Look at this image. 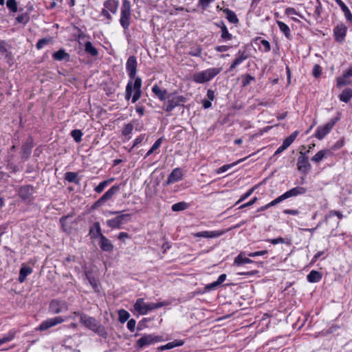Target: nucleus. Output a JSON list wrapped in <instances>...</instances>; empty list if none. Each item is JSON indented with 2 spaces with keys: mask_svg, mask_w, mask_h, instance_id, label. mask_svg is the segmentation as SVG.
I'll use <instances>...</instances> for the list:
<instances>
[{
  "mask_svg": "<svg viewBox=\"0 0 352 352\" xmlns=\"http://www.w3.org/2000/svg\"><path fill=\"white\" fill-rule=\"evenodd\" d=\"M167 303L165 302H146L142 298H138L133 305V308L131 311L133 314H138L139 315H146L148 312L161 308Z\"/></svg>",
  "mask_w": 352,
  "mask_h": 352,
  "instance_id": "nucleus-1",
  "label": "nucleus"
},
{
  "mask_svg": "<svg viewBox=\"0 0 352 352\" xmlns=\"http://www.w3.org/2000/svg\"><path fill=\"white\" fill-rule=\"evenodd\" d=\"M142 80L140 78H136L134 80H129L126 87L125 98L129 100L132 96V102L138 101L142 94L141 91Z\"/></svg>",
  "mask_w": 352,
  "mask_h": 352,
  "instance_id": "nucleus-2",
  "label": "nucleus"
},
{
  "mask_svg": "<svg viewBox=\"0 0 352 352\" xmlns=\"http://www.w3.org/2000/svg\"><path fill=\"white\" fill-rule=\"evenodd\" d=\"M221 72V68L212 67L198 72L192 75V80L197 83L204 84L209 82Z\"/></svg>",
  "mask_w": 352,
  "mask_h": 352,
  "instance_id": "nucleus-3",
  "label": "nucleus"
},
{
  "mask_svg": "<svg viewBox=\"0 0 352 352\" xmlns=\"http://www.w3.org/2000/svg\"><path fill=\"white\" fill-rule=\"evenodd\" d=\"M80 322L85 327L97 333L100 336H107V332L105 331L104 329L98 324L94 318L88 316L85 314H80Z\"/></svg>",
  "mask_w": 352,
  "mask_h": 352,
  "instance_id": "nucleus-4",
  "label": "nucleus"
},
{
  "mask_svg": "<svg viewBox=\"0 0 352 352\" xmlns=\"http://www.w3.org/2000/svg\"><path fill=\"white\" fill-rule=\"evenodd\" d=\"M167 99L163 106V109L167 112L171 111L175 107L186 102V98L184 96L175 94H168Z\"/></svg>",
  "mask_w": 352,
  "mask_h": 352,
  "instance_id": "nucleus-5",
  "label": "nucleus"
},
{
  "mask_svg": "<svg viewBox=\"0 0 352 352\" xmlns=\"http://www.w3.org/2000/svg\"><path fill=\"white\" fill-rule=\"evenodd\" d=\"M161 341H162V336L154 334H145L137 340L136 345L142 349Z\"/></svg>",
  "mask_w": 352,
  "mask_h": 352,
  "instance_id": "nucleus-6",
  "label": "nucleus"
},
{
  "mask_svg": "<svg viewBox=\"0 0 352 352\" xmlns=\"http://www.w3.org/2000/svg\"><path fill=\"white\" fill-rule=\"evenodd\" d=\"M336 122V119H332L324 125L319 126L314 134V136L318 140H322L333 129Z\"/></svg>",
  "mask_w": 352,
  "mask_h": 352,
  "instance_id": "nucleus-7",
  "label": "nucleus"
},
{
  "mask_svg": "<svg viewBox=\"0 0 352 352\" xmlns=\"http://www.w3.org/2000/svg\"><path fill=\"white\" fill-rule=\"evenodd\" d=\"M50 311L54 314L66 311L69 309L68 304L66 301L62 300H53L50 304Z\"/></svg>",
  "mask_w": 352,
  "mask_h": 352,
  "instance_id": "nucleus-8",
  "label": "nucleus"
},
{
  "mask_svg": "<svg viewBox=\"0 0 352 352\" xmlns=\"http://www.w3.org/2000/svg\"><path fill=\"white\" fill-rule=\"evenodd\" d=\"M131 15V8L129 2L124 1L122 9H121V16H120V23L122 26L126 29L129 25V19Z\"/></svg>",
  "mask_w": 352,
  "mask_h": 352,
  "instance_id": "nucleus-9",
  "label": "nucleus"
},
{
  "mask_svg": "<svg viewBox=\"0 0 352 352\" xmlns=\"http://www.w3.org/2000/svg\"><path fill=\"white\" fill-rule=\"evenodd\" d=\"M65 321V319L61 316H56L54 318H49L41 323L37 328L39 331H45L51 327H53L57 324H61Z\"/></svg>",
  "mask_w": 352,
  "mask_h": 352,
  "instance_id": "nucleus-10",
  "label": "nucleus"
},
{
  "mask_svg": "<svg viewBox=\"0 0 352 352\" xmlns=\"http://www.w3.org/2000/svg\"><path fill=\"white\" fill-rule=\"evenodd\" d=\"M347 32L346 26L343 23H339L333 29V35L336 41L342 43L344 41Z\"/></svg>",
  "mask_w": 352,
  "mask_h": 352,
  "instance_id": "nucleus-11",
  "label": "nucleus"
},
{
  "mask_svg": "<svg viewBox=\"0 0 352 352\" xmlns=\"http://www.w3.org/2000/svg\"><path fill=\"white\" fill-rule=\"evenodd\" d=\"M300 155L298 159L297 166L299 171L307 173L310 169L311 165L309 162L308 157L305 156L302 152L300 153Z\"/></svg>",
  "mask_w": 352,
  "mask_h": 352,
  "instance_id": "nucleus-12",
  "label": "nucleus"
},
{
  "mask_svg": "<svg viewBox=\"0 0 352 352\" xmlns=\"http://www.w3.org/2000/svg\"><path fill=\"white\" fill-rule=\"evenodd\" d=\"M183 175L184 173L182 170L179 168H176L172 170L165 184L169 185L176 183L182 179Z\"/></svg>",
  "mask_w": 352,
  "mask_h": 352,
  "instance_id": "nucleus-13",
  "label": "nucleus"
},
{
  "mask_svg": "<svg viewBox=\"0 0 352 352\" xmlns=\"http://www.w3.org/2000/svg\"><path fill=\"white\" fill-rule=\"evenodd\" d=\"M224 233L223 231L213 230V231H203L192 234L195 237H204V238H217L219 237Z\"/></svg>",
  "mask_w": 352,
  "mask_h": 352,
  "instance_id": "nucleus-14",
  "label": "nucleus"
},
{
  "mask_svg": "<svg viewBox=\"0 0 352 352\" xmlns=\"http://www.w3.org/2000/svg\"><path fill=\"white\" fill-rule=\"evenodd\" d=\"M127 72H129V76L131 78H133L136 74L137 69V61L134 56H130L126 64Z\"/></svg>",
  "mask_w": 352,
  "mask_h": 352,
  "instance_id": "nucleus-15",
  "label": "nucleus"
},
{
  "mask_svg": "<svg viewBox=\"0 0 352 352\" xmlns=\"http://www.w3.org/2000/svg\"><path fill=\"white\" fill-rule=\"evenodd\" d=\"M306 192L307 189L305 188L297 186L285 192V193H283V195L286 199L292 197H296L298 195H304L305 193H306Z\"/></svg>",
  "mask_w": 352,
  "mask_h": 352,
  "instance_id": "nucleus-16",
  "label": "nucleus"
},
{
  "mask_svg": "<svg viewBox=\"0 0 352 352\" xmlns=\"http://www.w3.org/2000/svg\"><path fill=\"white\" fill-rule=\"evenodd\" d=\"M129 219V214H116L115 217L111 218V227H120L127 222Z\"/></svg>",
  "mask_w": 352,
  "mask_h": 352,
  "instance_id": "nucleus-17",
  "label": "nucleus"
},
{
  "mask_svg": "<svg viewBox=\"0 0 352 352\" xmlns=\"http://www.w3.org/2000/svg\"><path fill=\"white\" fill-rule=\"evenodd\" d=\"M333 153L330 150L324 149L318 151L312 157L311 161L315 163H319L321 162L324 157L331 155Z\"/></svg>",
  "mask_w": 352,
  "mask_h": 352,
  "instance_id": "nucleus-18",
  "label": "nucleus"
},
{
  "mask_svg": "<svg viewBox=\"0 0 352 352\" xmlns=\"http://www.w3.org/2000/svg\"><path fill=\"white\" fill-rule=\"evenodd\" d=\"M254 261L245 256V252H241L235 258L233 265L241 266L244 264L252 263Z\"/></svg>",
  "mask_w": 352,
  "mask_h": 352,
  "instance_id": "nucleus-19",
  "label": "nucleus"
},
{
  "mask_svg": "<svg viewBox=\"0 0 352 352\" xmlns=\"http://www.w3.org/2000/svg\"><path fill=\"white\" fill-rule=\"evenodd\" d=\"M152 91L160 100H166V99H167V91L166 89H162L158 85H155L152 87Z\"/></svg>",
  "mask_w": 352,
  "mask_h": 352,
  "instance_id": "nucleus-20",
  "label": "nucleus"
},
{
  "mask_svg": "<svg viewBox=\"0 0 352 352\" xmlns=\"http://www.w3.org/2000/svg\"><path fill=\"white\" fill-rule=\"evenodd\" d=\"M352 76V67L349 68L342 77H339L337 80V85L338 87H341L344 85H347L349 83V81L347 80L349 77Z\"/></svg>",
  "mask_w": 352,
  "mask_h": 352,
  "instance_id": "nucleus-21",
  "label": "nucleus"
},
{
  "mask_svg": "<svg viewBox=\"0 0 352 352\" xmlns=\"http://www.w3.org/2000/svg\"><path fill=\"white\" fill-rule=\"evenodd\" d=\"M247 56L245 54L244 52H239L237 54V56L235 58V60L233 61L232 64L230 65L229 69L228 72L232 71L236 67H237L239 65H240L243 60H245L247 58Z\"/></svg>",
  "mask_w": 352,
  "mask_h": 352,
  "instance_id": "nucleus-22",
  "label": "nucleus"
},
{
  "mask_svg": "<svg viewBox=\"0 0 352 352\" xmlns=\"http://www.w3.org/2000/svg\"><path fill=\"white\" fill-rule=\"evenodd\" d=\"M32 272V269L31 267L25 266V265L22 266L20 270V272H19V279H18L20 283H23L25 280L26 277L29 274H30Z\"/></svg>",
  "mask_w": 352,
  "mask_h": 352,
  "instance_id": "nucleus-23",
  "label": "nucleus"
},
{
  "mask_svg": "<svg viewBox=\"0 0 352 352\" xmlns=\"http://www.w3.org/2000/svg\"><path fill=\"white\" fill-rule=\"evenodd\" d=\"M184 341L182 340H174L173 342H168L165 345L160 346L158 347V351H164L167 349H171L176 346H180L184 344Z\"/></svg>",
  "mask_w": 352,
  "mask_h": 352,
  "instance_id": "nucleus-24",
  "label": "nucleus"
},
{
  "mask_svg": "<svg viewBox=\"0 0 352 352\" xmlns=\"http://www.w3.org/2000/svg\"><path fill=\"white\" fill-rule=\"evenodd\" d=\"M322 278V274L318 271L312 270L307 275V279L310 283H318Z\"/></svg>",
  "mask_w": 352,
  "mask_h": 352,
  "instance_id": "nucleus-25",
  "label": "nucleus"
},
{
  "mask_svg": "<svg viewBox=\"0 0 352 352\" xmlns=\"http://www.w3.org/2000/svg\"><path fill=\"white\" fill-rule=\"evenodd\" d=\"M245 160V158H243V159H241L239 160H238L237 162H234V163H232L230 164H226V165H223V166L217 168L216 170H215V173L217 174H220V173H224L227 170H228L230 168H231L232 167L234 166L235 165L243 162L244 160Z\"/></svg>",
  "mask_w": 352,
  "mask_h": 352,
  "instance_id": "nucleus-26",
  "label": "nucleus"
},
{
  "mask_svg": "<svg viewBox=\"0 0 352 352\" xmlns=\"http://www.w3.org/2000/svg\"><path fill=\"white\" fill-rule=\"evenodd\" d=\"M223 12L226 14V19L230 23H238L239 19H238V18L236 17V15L235 14V13L233 11L229 10L228 8H226V9L223 10Z\"/></svg>",
  "mask_w": 352,
  "mask_h": 352,
  "instance_id": "nucleus-27",
  "label": "nucleus"
},
{
  "mask_svg": "<svg viewBox=\"0 0 352 352\" xmlns=\"http://www.w3.org/2000/svg\"><path fill=\"white\" fill-rule=\"evenodd\" d=\"M53 58L56 60H63L68 59L69 58V55L65 52V50H60L53 54Z\"/></svg>",
  "mask_w": 352,
  "mask_h": 352,
  "instance_id": "nucleus-28",
  "label": "nucleus"
},
{
  "mask_svg": "<svg viewBox=\"0 0 352 352\" xmlns=\"http://www.w3.org/2000/svg\"><path fill=\"white\" fill-rule=\"evenodd\" d=\"M339 97L341 101L348 102L352 97V90L350 89L344 90Z\"/></svg>",
  "mask_w": 352,
  "mask_h": 352,
  "instance_id": "nucleus-29",
  "label": "nucleus"
},
{
  "mask_svg": "<svg viewBox=\"0 0 352 352\" xmlns=\"http://www.w3.org/2000/svg\"><path fill=\"white\" fill-rule=\"evenodd\" d=\"M189 207V204L184 201L176 203L172 206L173 211L177 212L187 209Z\"/></svg>",
  "mask_w": 352,
  "mask_h": 352,
  "instance_id": "nucleus-30",
  "label": "nucleus"
},
{
  "mask_svg": "<svg viewBox=\"0 0 352 352\" xmlns=\"http://www.w3.org/2000/svg\"><path fill=\"white\" fill-rule=\"evenodd\" d=\"M110 198V190H107L104 195L103 196L99 199L97 201H96L92 208H96L100 206H101L104 202H105L106 201H107Z\"/></svg>",
  "mask_w": 352,
  "mask_h": 352,
  "instance_id": "nucleus-31",
  "label": "nucleus"
},
{
  "mask_svg": "<svg viewBox=\"0 0 352 352\" xmlns=\"http://www.w3.org/2000/svg\"><path fill=\"white\" fill-rule=\"evenodd\" d=\"M277 24H278V28L280 30V31L283 33H284V34L285 35V36L287 38H289L290 36V30H289V28L288 27V25L287 24H285V23L280 21H277Z\"/></svg>",
  "mask_w": 352,
  "mask_h": 352,
  "instance_id": "nucleus-32",
  "label": "nucleus"
},
{
  "mask_svg": "<svg viewBox=\"0 0 352 352\" xmlns=\"http://www.w3.org/2000/svg\"><path fill=\"white\" fill-rule=\"evenodd\" d=\"M99 245L101 249L104 251H108L110 250V245L109 243L108 239L102 235L99 236Z\"/></svg>",
  "mask_w": 352,
  "mask_h": 352,
  "instance_id": "nucleus-33",
  "label": "nucleus"
},
{
  "mask_svg": "<svg viewBox=\"0 0 352 352\" xmlns=\"http://www.w3.org/2000/svg\"><path fill=\"white\" fill-rule=\"evenodd\" d=\"M221 38L225 41H230L232 39V35L229 33L226 26L223 24L221 26Z\"/></svg>",
  "mask_w": 352,
  "mask_h": 352,
  "instance_id": "nucleus-34",
  "label": "nucleus"
},
{
  "mask_svg": "<svg viewBox=\"0 0 352 352\" xmlns=\"http://www.w3.org/2000/svg\"><path fill=\"white\" fill-rule=\"evenodd\" d=\"M119 315V320L120 322L124 323L130 317L129 313L124 309H121L118 311Z\"/></svg>",
  "mask_w": 352,
  "mask_h": 352,
  "instance_id": "nucleus-35",
  "label": "nucleus"
},
{
  "mask_svg": "<svg viewBox=\"0 0 352 352\" xmlns=\"http://www.w3.org/2000/svg\"><path fill=\"white\" fill-rule=\"evenodd\" d=\"M85 51L92 56H96L98 54L96 49L92 45L91 43L88 41L85 44Z\"/></svg>",
  "mask_w": 352,
  "mask_h": 352,
  "instance_id": "nucleus-36",
  "label": "nucleus"
},
{
  "mask_svg": "<svg viewBox=\"0 0 352 352\" xmlns=\"http://www.w3.org/2000/svg\"><path fill=\"white\" fill-rule=\"evenodd\" d=\"M71 135L76 142H80L81 141V138L82 135V133L81 132V131L77 129L73 130L71 132Z\"/></svg>",
  "mask_w": 352,
  "mask_h": 352,
  "instance_id": "nucleus-37",
  "label": "nucleus"
},
{
  "mask_svg": "<svg viewBox=\"0 0 352 352\" xmlns=\"http://www.w3.org/2000/svg\"><path fill=\"white\" fill-rule=\"evenodd\" d=\"M285 198L283 195H281L280 196H279L278 197H277L276 199H274L273 201H272L271 202H270L269 204H267L265 206V208H268L270 207H272V206H275L276 204L283 201V200H285Z\"/></svg>",
  "mask_w": 352,
  "mask_h": 352,
  "instance_id": "nucleus-38",
  "label": "nucleus"
},
{
  "mask_svg": "<svg viewBox=\"0 0 352 352\" xmlns=\"http://www.w3.org/2000/svg\"><path fill=\"white\" fill-rule=\"evenodd\" d=\"M29 19H30V18H29L28 14H26V13H23V14L18 16L16 19L17 22H19L20 23H23V24H26L29 21Z\"/></svg>",
  "mask_w": 352,
  "mask_h": 352,
  "instance_id": "nucleus-39",
  "label": "nucleus"
},
{
  "mask_svg": "<svg viewBox=\"0 0 352 352\" xmlns=\"http://www.w3.org/2000/svg\"><path fill=\"white\" fill-rule=\"evenodd\" d=\"M6 5L12 12H16L17 11V3L15 0H8Z\"/></svg>",
  "mask_w": 352,
  "mask_h": 352,
  "instance_id": "nucleus-40",
  "label": "nucleus"
},
{
  "mask_svg": "<svg viewBox=\"0 0 352 352\" xmlns=\"http://www.w3.org/2000/svg\"><path fill=\"white\" fill-rule=\"evenodd\" d=\"M14 337V333L13 332H10L8 335L4 336L3 338L0 339V345L7 342L11 341Z\"/></svg>",
  "mask_w": 352,
  "mask_h": 352,
  "instance_id": "nucleus-41",
  "label": "nucleus"
},
{
  "mask_svg": "<svg viewBox=\"0 0 352 352\" xmlns=\"http://www.w3.org/2000/svg\"><path fill=\"white\" fill-rule=\"evenodd\" d=\"M261 47H263V51L265 52H268L270 51V44L267 40H261Z\"/></svg>",
  "mask_w": 352,
  "mask_h": 352,
  "instance_id": "nucleus-42",
  "label": "nucleus"
},
{
  "mask_svg": "<svg viewBox=\"0 0 352 352\" xmlns=\"http://www.w3.org/2000/svg\"><path fill=\"white\" fill-rule=\"evenodd\" d=\"M77 178V175L75 173L73 172H68L66 173L65 179L69 181V182H76Z\"/></svg>",
  "mask_w": 352,
  "mask_h": 352,
  "instance_id": "nucleus-43",
  "label": "nucleus"
},
{
  "mask_svg": "<svg viewBox=\"0 0 352 352\" xmlns=\"http://www.w3.org/2000/svg\"><path fill=\"white\" fill-rule=\"evenodd\" d=\"M8 52V45L6 41L0 40V53L6 54Z\"/></svg>",
  "mask_w": 352,
  "mask_h": 352,
  "instance_id": "nucleus-44",
  "label": "nucleus"
},
{
  "mask_svg": "<svg viewBox=\"0 0 352 352\" xmlns=\"http://www.w3.org/2000/svg\"><path fill=\"white\" fill-rule=\"evenodd\" d=\"M108 182V180L101 182L95 188V190L98 193L101 192L104 190V187L107 185Z\"/></svg>",
  "mask_w": 352,
  "mask_h": 352,
  "instance_id": "nucleus-45",
  "label": "nucleus"
},
{
  "mask_svg": "<svg viewBox=\"0 0 352 352\" xmlns=\"http://www.w3.org/2000/svg\"><path fill=\"white\" fill-rule=\"evenodd\" d=\"M135 325H136V321L134 319H131L127 322V328L131 332H133L135 331Z\"/></svg>",
  "mask_w": 352,
  "mask_h": 352,
  "instance_id": "nucleus-46",
  "label": "nucleus"
},
{
  "mask_svg": "<svg viewBox=\"0 0 352 352\" xmlns=\"http://www.w3.org/2000/svg\"><path fill=\"white\" fill-rule=\"evenodd\" d=\"M334 215L337 216L339 219H342L343 217L340 212L332 210L325 217V219L327 220L328 218H330Z\"/></svg>",
  "mask_w": 352,
  "mask_h": 352,
  "instance_id": "nucleus-47",
  "label": "nucleus"
},
{
  "mask_svg": "<svg viewBox=\"0 0 352 352\" xmlns=\"http://www.w3.org/2000/svg\"><path fill=\"white\" fill-rule=\"evenodd\" d=\"M285 14L287 16L297 15L300 16L298 12L294 8H287L285 9Z\"/></svg>",
  "mask_w": 352,
  "mask_h": 352,
  "instance_id": "nucleus-48",
  "label": "nucleus"
},
{
  "mask_svg": "<svg viewBox=\"0 0 352 352\" xmlns=\"http://www.w3.org/2000/svg\"><path fill=\"white\" fill-rule=\"evenodd\" d=\"M322 73L321 67L318 65H315L313 69V75L315 77H318Z\"/></svg>",
  "mask_w": 352,
  "mask_h": 352,
  "instance_id": "nucleus-49",
  "label": "nucleus"
},
{
  "mask_svg": "<svg viewBox=\"0 0 352 352\" xmlns=\"http://www.w3.org/2000/svg\"><path fill=\"white\" fill-rule=\"evenodd\" d=\"M267 253V252L266 250H262V251H257V252L249 253V254H248V256L250 257H256V256H258L265 255Z\"/></svg>",
  "mask_w": 352,
  "mask_h": 352,
  "instance_id": "nucleus-50",
  "label": "nucleus"
},
{
  "mask_svg": "<svg viewBox=\"0 0 352 352\" xmlns=\"http://www.w3.org/2000/svg\"><path fill=\"white\" fill-rule=\"evenodd\" d=\"M104 8L102 11V15L105 16L107 18L109 17L108 10L109 9L110 4L108 1L104 2Z\"/></svg>",
  "mask_w": 352,
  "mask_h": 352,
  "instance_id": "nucleus-51",
  "label": "nucleus"
},
{
  "mask_svg": "<svg viewBox=\"0 0 352 352\" xmlns=\"http://www.w3.org/2000/svg\"><path fill=\"white\" fill-rule=\"evenodd\" d=\"M254 191V189L253 188H251L246 193H245L238 201L236 203V204H239L240 202L243 201V200H245V199H247L249 196H250L252 195V193Z\"/></svg>",
  "mask_w": 352,
  "mask_h": 352,
  "instance_id": "nucleus-52",
  "label": "nucleus"
},
{
  "mask_svg": "<svg viewBox=\"0 0 352 352\" xmlns=\"http://www.w3.org/2000/svg\"><path fill=\"white\" fill-rule=\"evenodd\" d=\"M267 241L270 242L272 244H274V245H276L278 243H286L285 239L282 237H278V238L273 239H269V240H267Z\"/></svg>",
  "mask_w": 352,
  "mask_h": 352,
  "instance_id": "nucleus-53",
  "label": "nucleus"
},
{
  "mask_svg": "<svg viewBox=\"0 0 352 352\" xmlns=\"http://www.w3.org/2000/svg\"><path fill=\"white\" fill-rule=\"evenodd\" d=\"M133 129V126L131 124H128L127 125L125 126V127L123 130V134L124 135H129L130 133H131Z\"/></svg>",
  "mask_w": 352,
  "mask_h": 352,
  "instance_id": "nucleus-54",
  "label": "nucleus"
},
{
  "mask_svg": "<svg viewBox=\"0 0 352 352\" xmlns=\"http://www.w3.org/2000/svg\"><path fill=\"white\" fill-rule=\"evenodd\" d=\"M344 142L343 140H340L335 143V144L332 146V150L336 151L342 148L344 146Z\"/></svg>",
  "mask_w": 352,
  "mask_h": 352,
  "instance_id": "nucleus-55",
  "label": "nucleus"
},
{
  "mask_svg": "<svg viewBox=\"0 0 352 352\" xmlns=\"http://www.w3.org/2000/svg\"><path fill=\"white\" fill-rule=\"evenodd\" d=\"M48 43H49V40H47V39H45V38L41 39L38 41V43L36 44V47L38 49H41V48L43 47V46L47 45Z\"/></svg>",
  "mask_w": 352,
  "mask_h": 352,
  "instance_id": "nucleus-56",
  "label": "nucleus"
},
{
  "mask_svg": "<svg viewBox=\"0 0 352 352\" xmlns=\"http://www.w3.org/2000/svg\"><path fill=\"white\" fill-rule=\"evenodd\" d=\"M214 0H199V3L204 8H206L209 6L210 3L213 2Z\"/></svg>",
  "mask_w": 352,
  "mask_h": 352,
  "instance_id": "nucleus-57",
  "label": "nucleus"
},
{
  "mask_svg": "<svg viewBox=\"0 0 352 352\" xmlns=\"http://www.w3.org/2000/svg\"><path fill=\"white\" fill-rule=\"evenodd\" d=\"M162 143V138L157 139L155 141V142L153 144V145L152 146V147H151L152 150H153L155 151V150L159 148L160 146H161Z\"/></svg>",
  "mask_w": 352,
  "mask_h": 352,
  "instance_id": "nucleus-58",
  "label": "nucleus"
},
{
  "mask_svg": "<svg viewBox=\"0 0 352 352\" xmlns=\"http://www.w3.org/2000/svg\"><path fill=\"white\" fill-rule=\"evenodd\" d=\"M294 142L292 138L289 136L287 137L283 142V145L285 146V148H287Z\"/></svg>",
  "mask_w": 352,
  "mask_h": 352,
  "instance_id": "nucleus-59",
  "label": "nucleus"
},
{
  "mask_svg": "<svg viewBox=\"0 0 352 352\" xmlns=\"http://www.w3.org/2000/svg\"><path fill=\"white\" fill-rule=\"evenodd\" d=\"M335 1L340 6L342 12L347 11V9L349 8L346 6V4L342 0H335Z\"/></svg>",
  "mask_w": 352,
  "mask_h": 352,
  "instance_id": "nucleus-60",
  "label": "nucleus"
},
{
  "mask_svg": "<svg viewBox=\"0 0 352 352\" xmlns=\"http://www.w3.org/2000/svg\"><path fill=\"white\" fill-rule=\"evenodd\" d=\"M229 47L227 45H220L215 47V50L219 52H226L229 50Z\"/></svg>",
  "mask_w": 352,
  "mask_h": 352,
  "instance_id": "nucleus-61",
  "label": "nucleus"
},
{
  "mask_svg": "<svg viewBox=\"0 0 352 352\" xmlns=\"http://www.w3.org/2000/svg\"><path fill=\"white\" fill-rule=\"evenodd\" d=\"M31 148H32V145L30 144H26L23 145V149L24 154L29 155L30 153Z\"/></svg>",
  "mask_w": 352,
  "mask_h": 352,
  "instance_id": "nucleus-62",
  "label": "nucleus"
},
{
  "mask_svg": "<svg viewBox=\"0 0 352 352\" xmlns=\"http://www.w3.org/2000/svg\"><path fill=\"white\" fill-rule=\"evenodd\" d=\"M219 285V283H217V280H216L210 284L207 285L206 289L211 290L215 289Z\"/></svg>",
  "mask_w": 352,
  "mask_h": 352,
  "instance_id": "nucleus-63",
  "label": "nucleus"
},
{
  "mask_svg": "<svg viewBox=\"0 0 352 352\" xmlns=\"http://www.w3.org/2000/svg\"><path fill=\"white\" fill-rule=\"evenodd\" d=\"M285 214H292V215H298L299 214V211L298 210H290L286 209L283 212Z\"/></svg>",
  "mask_w": 352,
  "mask_h": 352,
  "instance_id": "nucleus-64",
  "label": "nucleus"
}]
</instances>
